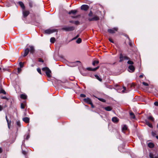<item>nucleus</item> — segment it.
<instances>
[{"instance_id": "22", "label": "nucleus", "mask_w": 158, "mask_h": 158, "mask_svg": "<svg viewBox=\"0 0 158 158\" xmlns=\"http://www.w3.org/2000/svg\"><path fill=\"white\" fill-rule=\"evenodd\" d=\"M127 127L126 125H124L122 127V131L124 132V131H125L127 130Z\"/></svg>"}, {"instance_id": "32", "label": "nucleus", "mask_w": 158, "mask_h": 158, "mask_svg": "<svg viewBox=\"0 0 158 158\" xmlns=\"http://www.w3.org/2000/svg\"><path fill=\"white\" fill-rule=\"evenodd\" d=\"M77 63H81V62H80V61H77L76 62H74L73 63L74 66H76L78 65V64H77Z\"/></svg>"}, {"instance_id": "42", "label": "nucleus", "mask_w": 158, "mask_h": 158, "mask_svg": "<svg viewBox=\"0 0 158 158\" xmlns=\"http://www.w3.org/2000/svg\"><path fill=\"white\" fill-rule=\"evenodd\" d=\"M80 97L82 98H84L86 97V95L84 94H80Z\"/></svg>"}, {"instance_id": "64", "label": "nucleus", "mask_w": 158, "mask_h": 158, "mask_svg": "<svg viewBox=\"0 0 158 158\" xmlns=\"http://www.w3.org/2000/svg\"><path fill=\"white\" fill-rule=\"evenodd\" d=\"M157 127L158 128V124L157 125Z\"/></svg>"}, {"instance_id": "23", "label": "nucleus", "mask_w": 158, "mask_h": 158, "mask_svg": "<svg viewBox=\"0 0 158 158\" xmlns=\"http://www.w3.org/2000/svg\"><path fill=\"white\" fill-rule=\"evenodd\" d=\"M148 146L150 148H153L154 147V144L152 143H149L148 144Z\"/></svg>"}, {"instance_id": "49", "label": "nucleus", "mask_w": 158, "mask_h": 158, "mask_svg": "<svg viewBox=\"0 0 158 158\" xmlns=\"http://www.w3.org/2000/svg\"><path fill=\"white\" fill-rule=\"evenodd\" d=\"M133 44L131 43V42H129V45L131 47H132L133 46Z\"/></svg>"}, {"instance_id": "59", "label": "nucleus", "mask_w": 158, "mask_h": 158, "mask_svg": "<svg viewBox=\"0 0 158 158\" xmlns=\"http://www.w3.org/2000/svg\"><path fill=\"white\" fill-rule=\"evenodd\" d=\"M69 22L70 23H74V21H69Z\"/></svg>"}, {"instance_id": "44", "label": "nucleus", "mask_w": 158, "mask_h": 158, "mask_svg": "<svg viewBox=\"0 0 158 158\" xmlns=\"http://www.w3.org/2000/svg\"><path fill=\"white\" fill-rule=\"evenodd\" d=\"M21 108L22 109H24V105L22 103H21Z\"/></svg>"}, {"instance_id": "16", "label": "nucleus", "mask_w": 158, "mask_h": 158, "mask_svg": "<svg viewBox=\"0 0 158 158\" xmlns=\"http://www.w3.org/2000/svg\"><path fill=\"white\" fill-rule=\"evenodd\" d=\"M23 121L26 123H28L29 122V118L28 117H25L23 119Z\"/></svg>"}, {"instance_id": "9", "label": "nucleus", "mask_w": 158, "mask_h": 158, "mask_svg": "<svg viewBox=\"0 0 158 158\" xmlns=\"http://www.w3.org/2000/svg\"><path fill=\"white\" fill-rule=\"evenodd\" d=\"M128 69H130L129 71L131 72H133L135 69L134 67L132 65H130L128 66Z\"/></svg>"}, {"instance_id": "10", "label": "nucleus", "mask_w": 158, "mask_h": 158, "mask_svg": "<svg viewBox=\"0 0 158 158\" xmlns=\"http://www.w3.org/2000/svg\"><path fill=\"white\" fill-rule=\"evenodd\" d=\"M99 68V66H98L95 68H87V69L89 71H95L96 70H97Z\"/></svg>"}, {"instance_id": "27", "label": "nucleus", "mask_w": 158, "mask_h": 158, "mask_svg": "<svg viewBox=\"0 0 158 158\" xmlns=\"http://www.w3.org/2000/svg\"><path fill=\"white\" fill-rule=\"evenodd\" d=\"M149 157L150 158H157L156 157H154L152 153H150L149 155Z\"/></svg>"}, {"instance_id": "34", "label": "nucleus", "mask_w": 158, "mask_h": 158, "mask_svg": "<svg viewBox=\"0 0 158 158\" xmlns=\"http://www.w3.org/2000/svg\"><path fill=\"white\" fill-rule=\"evenodd\" d=\"M98 99L100 101L103 102H106V100L102 98H98Z\"/></svg>"}, {"instance_id": "61", "label": "nucleus", "mask_w": 158, "mask_h": 158, "mask_svg": "<svg viewBox=\"0 0 158 158\" xmlns=\"http://www.w3.org/2000/svg\"><path fill=\"white\" fill-rule=\"evenodd\" d=\"M126 37H127L128 38V40H130V38H129V37H128L127 35V36H126Z\"/></svg>"}, {"instance_id": "51", "label": "nucleus", "mask_w": 158, "mask_h": 158, "mask_svg": "<svg viewBox=\"0 0 158 158\" xmlns=\"http://www.w3.org/2000/svg\"><path fill=\"white\" fill-rule=\"evenodd\" d=\"M109 40L110 41V42L112 43H114V42L113 41V40H112L111 39V38H109Z\"/></svg>"}, {"instance_id": "56", "label": "nucleus", "mask_w": 158, "mask_h": 158, "mask_svg": "<svg viewBox=\"0 0 158 158\" xmlns=\"http://www.w3.org/2000/svg\"><path fill=\"white\" fill-rule=\"evenodd\" d=\"M90 104L91 105V106L92 108H94V106L93 105V104L92 102H91V104Z\"/></svg>"}, {"instance_id": "60", "label": "nucleus", "mask_w": 158, "mask_h": 158, "mask_svg": "<svg viewBox=\"0 0 158 158\" xmlns=\"http://www.w3.org/2000/svg\"><path fill=\"white\" fill-rule=\"evenodd\" d=\"M123 89H124V90L122 91L123 92H124V90H125L126 89V88L125 87H124Z\"/></svg>"}, {"instance_id": "20", "label": "nucleus", "mask_w": 158, "mask_h": 158, "mask_svg": "<svg viewBox=\"0 0 158 158\" xmlns=\"http://www.w3.org/2000/svg\"><path fill=\"white\" fill-rule=\"evenodd\" d=\"M104 109L106 111H110L111 110H112V108L110 106H107L105 107Z\"/></svg>"}, {"instance_id": "31", "label": "nucleus", "mask_w": 158, "mask_h": 158, "mask_svg": "<svg viewBox=\"0 0 158 158\" xmlns=\"http://www.w3.org/2000/svg\"><path fill=\"white\" fill-rule=\"evenodd\" d=\"M19 64L20 68H21L23 67L24 65V63H22V62H20L19 63Z\"/></svg>"}, {"instance_id": "29", "label": "nucleus", "mask_w": 158, "mask_h": 158, "mask_svg": "<svg viewBox=\"0 0 158 158\" xmlns=\"http://www.w3.org/2000/svg\"><path fill=\"white\" fill-rule=\"evenodd\" d=\"M127 64H131V65H132L134 64V62L132 61L128 60L127 62Z\"/></svg>"}, {"instance_id": "17", "label": "nucleus", "mask_w": 158, "mask_h": 158, "mask_svg": "<svg viewBox=\"0 0 158 158\" xmlns=\"http://www.w3.org/2000/svg\"><path fill=\"white\" fill-rule=\"evenodd\" d=\"M146 124L148 125L149 127L152 128V125L151 123H149V122L147 120H145V121Z\"/></svg>"}, {"instance_id": "26", "label": "nucleus", "mask_w": 158, "mask_h": 158, "mask_svg": "<svg viewBox=\"0 0 158 158\" xmlns=\"http://www.w3.org/2000/svg\"><path fill=\"white\" fill-rule=\"evenodd\" d=\"M81 41L82 40L80 38H78L76 42L77 44H80L81 42Z\"/></svg>"}, {"instance_id": "21", "label": "nucleus", "mask_w": 158, "mask_h": 158, "mask_svg": "<svg viewBox=\"0 0 158 158\" xmlns=\"http://www.w3.org/2000/svg\"><path fill=\"white\" fill-rule=\"evenodd\" d=\"M94 76L96 77V78L98 80H99V81H102V78L101 77H99L97 75H94Z\"/></svg>"}, {"instance_id": "38", "label": "nucleus", "mask_w": 158, "mask_h": 158, "mask_svg": "<svg viewBox=\"0 0 158 158\" xmlns=\"http://www.w3.org/2000/svg\"><path fill=\"white\" fill-rule=\"evenodd\" d=\"M37 72L40 74H41V70L40 69L38 68L37 69Z\"/></svg>"}, {"instance_id": "57", "label": "nucleus", "mask_w": 158, "mask_h": 158, "mask_svg": "<svg viewBox=\"0 0 158 158\" xmlns=\"http://www.w3.org/2000/svg\"><path fill=\"white\" fill-rule=\"evenodd\" d=\"M2 110V106L0 105V111H1Z\"/></svg>"}, {"instance_id": "15", "label": "nucleus", "mask_w": 158, "mask_h": 158, "mask_svg": "<svg viewBox=\"0 0 158 158\" xmlns=\"http://www.w3.org/2000/svg\"><path fill=\"white\" fill-rule=\"evenodd\" d=\"M77 12V10H72L70 11H69L68 13L69 14H71L74 15L76 14Z\"/></svg>"}, {"instance_id": "41", "label": "nucleus", "mask_w": 158, "mask_h": 158, "mask_svg": "<svg viewBox=\"0 0 158 158\" xmlns=\"http://www.w3.org/2000/svg\"><path fill=\"white\" fill-rule=\"evenodd\" d=\"M74 23L76 25H78L79 24V22L78 21H74Z\"/></svg>"}, {"instance_id": "45", "label": "nucleus", "mask_w": 158, "mask_h": 158, "mask_svg": "<svg viewBox=\"0 0 158 158\" xmlns=\"http://www.w3.org/2000/svg\"><path fill=\"white\" fill-rule=\"evenodd\" d=\"M143 84L144 85H145V86H148V84L147 83H146L145 82H143Z\"/></svg>"}, {"instance_id": "28", "label": "nucleus", "mask_w": 158, "mask_h": 158, "mask_svg": "<svg viewBox=\"0 0 158 158\" xmlns=\"http://www.w3.org/2000/svg\"><path fill=\"white\" fill-rule=\"evenodd\" d=\"M130 114L131 118H135V115L133 112H131L130 113Z\"/></svg>"}, {"instance_id": "30", "label": "nucleus", "mask_w": 158, "mask_h": 158, "mask_svg": "<svg viewBox=\"0 0 158 158\" xmlns=\"http://www.w3.org/2000/svg\"><path fill=\"white\" fill-rule=\"evenodd\" d=\"M99 62L98 60H94L93 61V65H95L96 64H98L99 63Z\"/></svg>"}, {"instance_id": "37", "label": "nucleus", "mask_w": 158, "mask_h": 158, "mask_svg": "<svg viewBox=\"0 0 158 158\" xmlns=\"http://www.w3.org/2000/svg\"><path fill=\"white\" fill-rule=\"evenodd\" d=\"M30 137V135L29 134H28L26 136V137L25 138V139L26 140H27L29 139Z\"/></svg>"}, {"instance_id": "24", "label": "nucleus", "mask_w": 158, "mask_h": 158, "mask_svg": "<svg viewBox=\"0 0 158 158\" xmlns=\"http://www.w3.org/2000/svg\"><path fill=\"white\" fill-rule=\"evenodd\" d=\"M20 98L23 99H26L27 98V96L24 94H22L20 95Z\"/></svg>"}, {"instance_id": "4", "label": "nucleus", "mask_w": 158, "mask_h": 158, "mask_svg": "<svg viewBox=\"0 0 158 158\" xmlns=\"http://www.w3.org/2000/svg\"><path fill=\"white\" fill-rule=\"evenodd\" d=\"M118 28L117 27H114L112 29H108L107 30L108 32L110 33H114L116 31H117Z\"/></svg>"}, {"instance_id": "39", "label": "nucleus", "mask_w": 158, "mask_h": 158, "mask_svg": "<svg viewBox=\"0 0 158 158\" xmlns=\"http://www.w3.org/2000/svg\"><path fill=\"white\" fill-rule=\"evenodd\" d=\"M152 134L153 136H155L156 135V133L155 131H152Z\"/></svg>"}, {"instance_id": "50", "label": "nucleus", "mask_w": 158, "mask_h": 158, "mask_svg": "<svg viewBox=\"0 0 158 158\" xmlns=\"http://www.w3.org/2000/svg\"><path fill=\"white\" fill-rule=\"evenodd\" d=\"M1 98L2 99H7V98L6 96H2L1 97Z\"/></svg>"}, {"instance_id": "11", "label": "nucleus", "mask_w": 158, "mask_h": 158, "mask_svg": "<svg viewBox=\"0 0 158 158\" xmlns=\"http://www.w3.org/2000/svg\"><path fill=\"white\" fill-rule=\"evenodd\" d=\"M29 13L28 11H23V15L24 17H26Z\"/></svg>"}, {"instance_id": "33", "label": "nucleus", "mask_w": 158, "mask_h": 158, "mask_svg": "<svg viewBox=\"0 0 158 158\" xmlns=\"http://www.w3.org/2000/svg\"><path fill=\"white\" fill-rule=\"evenodd\" d=\"M79 36V35H77L75 37L73 38L72 39H71V40H73L78 38Z\"/></svg>"}, {"instance_id": "43", "label": "nucleus", "mask_w": 158, "mask_h": 158, "mask_svg": "<svg viewBox=\"0 0 158 158\" xmlns=\"http://www.w3.org/2000/svg\"><path fill=\"white\" fill-rule=\"evenodd\" d=\"M124 59L127 60H129L130 58L127 56H125L124 57Z\"/></svg>"}, {"instance_id": "5", "label": "nucleus", "mask_w": 158, "mask_h": 158, "mask_svg": "<svg viewBox=\"0 0 158 158\" xmlns=\"http://www.w3.org/2000/svg\"><path fill=\"white\" fill-rule=\"evenodd\" d=\"M55 31V30H51V29H48L45 30L44 31V33L46 34H50L52 33Z\"/></svg>"}, {"instance_id": "36", "label": "nucleus", "mask_w": 158, "mask_h": 158, "mask_svg": "<svg viewBox=\"0 0 158 158\" xmlns=\"http://www.w3.org/2000/svg\"><path fill=\"white\" fill-rule=\"evenodd\" d=\"M148 119L149 120H152V121H154V118L152 116H149L148 117Z\"/></svg>"}, {"instance_id": "7", "label": "nucleus", "mask_w": 158, "mask_h": 158, "mask_svg": "<svg viewBox=\"0 0 158 158\" xmlns=\"http://www.w3.org/2000/svg\"><path fill=\"white\" fill-rule=\"evenodd\" d=\"M89 8V6L87 5H83L81 6V8L82 10L85 11L87 10Z\"/></svg>"}, {"instance_id": "54", "label": "nucleus", "mask_w": 158, "mask_h": 158, "mask_svg": "<svg viewBox=\"0 0 158 158\" xmlns=\"http://www.w3.org/2000/svg\"><path fill=\"white\" fill-rule=\"evenodd\" d=\"M143 74H141L139 75V77L140 78H142L143 77Z\"/></svg>"}, {"instance_id": "35", "label": "nucleus", "mask_w": 158, "mask_h": 158, "mask_svg": "<svg viewBox=\"0 0 158 158\" xmlns=\"http://www.w3.org/2000/svg\"><path fill=\"white\" fill-rule=\"evenodd\" d=\"M0 93L3 94H6V92L3 89H1V91H0Z\"/></svg>"}, {"instance_id": "8", "label": "nucleus", "mask_w": 158, "mask_h": 158, "mask_svg": "<svg viewBox=\"0 0 158 158\" xmlns=\"http://www.w3.org/2000/svg\"><path fill=\"white\" fill-rule=\"evenodd\" d=\"M30 51V50L29 48H27L24 50V53L23 55V57L26 56L29 53Z\"/></svg>"}, {"instance_id": "63", "label": "nucleus", "mask_w": 158, "mask_h": 158, "mask_svg": "<svg viewBox=\"0 0 158 158\" xmlns=\"http://www.w3.org/2000/svg\"><path fill=\"white\" fill-rule=\"evenodd\" d=\"M156 157H157V158H158V154H157V156H156Z\"/></svg>"}, {"instance_id": "2", "label": "nucleus", "mask_w": 158, "mask_h": 158, "mask_svg": "<svg viewBox=\"0 0 158 158\" xmlns=\"http://www.w3.org/2000/svg\"><path fill=\"white\" fill-rule=\"evenodd\" d=\"M62 30L67 31H73L75 29L74 26H65L62 28Z\"/></svg>"}, {"instance_id": "12", "label": "nucleus", "mask_w": 158, "mask_h": 158, "mask_svg": "<svg viewBox=\"0 0 158 158\" xmlns=\"http://www.w3.org/2000/svg\"><path fill=\"white\" fill-rule=\"evenodd\" d=\"M85 102H86L89 104H91L92 101L89 98H85L84 99Z\"/></svg>"}, {"instance_id": "40", "label": "nucleus", "mask_w": 158, "mask_h": 158, "mask_svg": "<svg viewBox=\"0 0 158 158\" xmlns=\"http://www.w3.org/2000/svg\"><path fill=\"white\" fill-rule=\"evenodd\" d=\"M16 124L18 126H20V123L19 121H17L16 122Z\"/></svg>"}, {"instance_id": "46", "label": "nucleus", "mask_w": 158, "mask_h": 158, "mask_svg": "<svg viewBox=\"0 0 158 158\" xmlns=\"http://www.w3.org/2000/svg\"><path fill=\"white\" fill-rule=\"evenodd\" d=\"M21 71V68H18V72L19 73H20V72Z\"/></svg>"}, {"instance_id": "62", "label": "nucleus", "mask_w": 158, "mask_h": 158, "mask_svg": "<svg viewBox=\"0 0 158 158\" xmlns=\"http://www.w3.org/2000/svg\"><path fill=\"white\" fill-rule=\"evenodd\" d=\"M156 137L157 139H158V136H156Z\"/></svg>"}, {"instance_id": "14", "label": "nucleus", "mask_w": 158, "mask_h": 158, "mask_svg": "<svg viewBox=\"0 0 158 158\" xmlns=\"http://www.w3.org/2000/svg\"><path fill=\"white\" fill-rule=\"evenodd\" d=\"M112 121L114 123H117L118 121V119L116 117H113L112 119Z\"/></svg>"}, {"instance_id": "58", "label": "nucleus", "mask_w": 158, "mask_h": 158, "mask_svg": "<svg viewBox=\"0 0 158 158\" xmlns=\"http://www.w3.org/2000/svg\"><path fill=\"white\" fill-rule=\"evenodd\" d=\"M2 152V148L0 147V153H1Z\"/></svg>"}, {"instance_id": "3", "label": "nucleus", "mask_w": 158, "mask_h": 158, "mask_svg": "<svg viewBox=\"0 0 158 158\" xmlns=\"http://www.w3.org/2000/svg\"><path fill=\"white\" fill-rule=\"evenodd\" d=\"M43 71H45V73L48 77H51V71L47 67H45L43 68L42 69Z\"/></svg>"}, {"instance_id": "48", "label": "nucleus", "mask_w": 158, "mask_h": 158, "mask_svg": "<svg viewBox=\"0 0 158 158\" xmlns=\"http://www.w3.org/2000/svg\"><path fill=\"white\" fill-rule=\"evenodd\" d=\"M154 104L156 106H158V102H154Z\"/></svg>"}, {"instance_id": "25", "label": "nucleus", "mask_w": 158, "mask_h": 158, "mask_svg": "<svg viewBox=\"0 0 158 158\" xmlns=\"http://www.w3.org/2000/svg\"><path fill=\"white\" fill-rule=\"evenodd\" d=\"M50 41L51 43H53L56 41V39L54 37H52L50 39Z\"/></svg>"}, {"instance_id": "18", "label": "nucleus", "mask_w": 158, "mask_h": 158, "mask_svg": "<svg viewBox=\"0 0 158 158\" xmlns=\"http://www.w3.org/2000/svg\"><path fill=\"white\" fill-rule=\"evenodd\" d=\"M6 121H7V124H8V127L9 128H10V124L11 123V121L10 120H9L7 118V116L6 115Z\"/></svg>"}, {"instance_id": "1", "label": "nucleus", "mask_w": 158, "mask_h": 158, "mask_svg": "<svg viewBox=\"0 0 158 158\" xmlns=\"http://www.w3.org/2000/svg\"><path fill=\"white\" fill-rule=\"evenodd\" d=\"M88 15L89 17L88 20L89 21H98L99 20V17L96 15H94L91 11H90Z\"/></svg>"}, {"instance_id": "55", "label": "nucleus", "mask_w": 158, "mask_h": 158, "mask_svg": "<svg viewBox=\"0 0 158 158\" xmlns=\"http://www.w3.org/2000/svg\"><path fill=\"white\" fill-rule=\"evenodd\" d=\"M78 17L77 16H72L71 17L72 18H77Z\"/></svg>"}, {"instance_id": "47", "label": "nucleus", "mask_w": 158, "mask_h": 158, "mask_svg": "<svg viewBox=\"0 0 158 158\" xmlns=\"http://www.w3.org/2000/svg\"><path fill=\"white\" fill-rule=\"evenodd\" d=\"M39 61L41 62H43L44 60L40 58H39Z\"/></svg>"}, {"instance_id": "52", "label": "nucleus", "mask_w": 158, "mask_h": 158, "mask_svg": "<svg viewBox=\"0 0 158 158\" xmlns=\"http://www.w3.org/2000/svg\"><path fill=\"white\" fill-rule=\"evenodd\" d=\"M22 153L24 155H26V152L24 151H23Z\"/></svg>"}, {"instance_id": "13", "label": "nucleus", "mask_w": 158, "mask_h": 158, "mask_svg": "<svg viewBox=\"0 0 158 158\" xmlns=\"http://www.w3.org/2000/svg\"><path fill=\"white\" fill-rule=\"evenodd\" d=\"M19 4L23 10H24L25 9V7L24 4L22 2H19Z\"/></svg>"}, {"instance_id": "53", "label": "nucleus", "mask_w": 158, "mask_h": 158, "mask_svg": "<svg viewBox=\"0 0 158 158\" xmlns=\"http://www.w3.org/2000/svg\"><path fill=\"white\" fill-rule=\"evenodd\" d=\"M29 5L31 7H32V3L31 2H30L29 3Z\"/></svg>"}, {"instance_id": "6", "label": "nucleus", "mask_w": 158, "mask_h": 158, "mask_svg": "<svg viewBox=\"0 0 158 158\" xmlns=\"http://www.w3.org/2000/svg\"><path fill=\"white\" fill-rule=\"evenodd\" d=\"M29 47L30 48V53L33 54L35 51V49L34 47L32 45H30L29 46Z\"/></svg>"}, {"instance_id": "19", "label": "nucleus", "mask_w": 158, "mask_h": 158, "mask_svg": "<svg viewBox=\"0 0 158 158\" xmlns=\"http://www.w3.org/2000/svg\"><path fill=\"white\" fill-rule=\"evenodd\" d=\"M124 57L122 54V53H121L120 55V56H119V58L120 60H119V62H122V61H123L124 60Z\"/></svg>"}]
</instances>
